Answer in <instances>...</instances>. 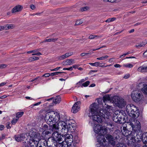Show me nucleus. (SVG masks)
Instances as JSON below:
<instances>
[{
    "label": "nucleus",
    "mask_w": 147,
    "mask_h": 147,
    "mask_svg": "<svg viewBox=\"0 0 147 147\" xmlns=\"http://www.w3.org/2000/svg\"><path fill=\"white\" fill-rule=\"evenodd\" d=\"M30 8L32 10L34 9L35 8V6L33 4L30 5Z\"/></svg>",
    "instance_id": "6e6d98bb"
},
{
    "label": "nucleus",
    "mask_w": 147,
    "mask_h": 147,
    "mask_svg": "<svg viewBox=\"0 0 147 147\" xmlns=\"http://www.w3.org/2000/svg\"><path fill=\"white\" fill-rule=\"evenodd\" d=\"M141 91L147 97V84H144Z\"/></svg>",
    "instance_id": "412c9836"
},
{
    "label": "nucleus",
    "mask_w": 147,
    "mask_h": 147,
    "mask_svg": "<svg viewBox=\"0 0 147 147\" xmlns=\"http://www.w3.org/2000/svg\"><path fill=\"white\" fill-rule=\"evenodd\" d=\"M143 56L144 57H147V50L144 53Z\"/></svg>",
    "instance_id": "052dcab7"
},
{
    "label": "nucleus",
    "mask_w": 147,
    "mask_h": 147,
    "mask_svg": "<svg viewBox=\"0 0 147 147\" xmlns=\"http://www.w3.org/2000/svg\"><path fill=\"white\" fill-rule=\"evenodd\" d=\"M61 99L60 96H57L55 97L53 100V102L55 104L59 103Z\"/></svg>",
    "instance_id": "b1692460"
},
{
    "label": "nucleus",
    "mask_w": 147,
    "mask_h": 147,
    "mask_svg": "<svg viewBox=\"0 0 147 147\" xmlns=\"http://www.w3.org/2000/svg\"><path fill=\"white\" fill-rule=\"evenodd\" d=\"M99 38V36L95 35H90L88 38L90 39H96Z\"/></svg>",
    "instance_id": "c9c22d12"
},
{
    "label": "nucleus",
    "mask_w": 147,
    "mask_h": 147,
    "mask_svg": "<svg viewBox=\"0 0 147 147\" xmlns=\"http://www.w3.org/2000/svg\"><path fill=\"white\" fill-rule=\"evenodd\" d=\"M62 64L64 65H71V61L70 59H67L64 61L62 63Z\"/></svg>",
    "instance_id": "bb28decb"
},
{
    "label": "nucleus",
    "mask_w": 147,
    "mask_h": 147,
    "mask_svg": "<svg viewBox=\"0 0 147 147\" xmlns=\"http://www.w3.org/2000/svg\"><path fill=\"white\" fill-rule=\"evenodd\" d=\"M76 124L70 122L68 125L64 121H60L57 125L55 124L53 127L52 129L55 130L59 129H61L63 133H66L69 130L71 131H74L76 128Z\"/></svg>",
    "instance_id": "7ed1b4c3"
},
{
    "label": "nucleus",
    "mask_w": 147,
    "mask_h": 147,
    "mask_svg": "<svg viewBox=\"0 0 147 147\" xmlns=\"http://www.w3.org/2000/svg\"><path fill=\"white\" fill-rule=\"evenodd\" d=\"M52 137L53 142L57 143H60V142L61 141L62 137L61 134H59L57 130L54 132L52 134Z\"/></svg>",
    "instance_id": "9b49d317"
},
{
    "label": "nucleus",
    "mask_w": 147,
    "mask_h": 147,
    "mask_svg": "<svg viewBox=\"0 0 147 147\" xmlns=\"http://www.w3.org/2000/svg\"><path fill=\"white\" fill-rule=\"evenodd\" d=\"M23 7L21 5H17L15 6L12 9V13H15L21 11Z\"/></svg>",
    "instance_id": "6ab92c4d"
},
{
    "label": "nucleus",
    "mask_w": 147,
    "mask_h": 147,
    "mask_svg": "<svg viewBox=\"0 0 147 147\" xmlns=\"http://www.w3.org/2000/svg\"><path fill=\"white\" fill-rule=\"evenodd\" d=\"M130 77V74H125L124 77V78L125 79H127Z\"/></svg>",
    "instance_id": "3c124183"
},
{
    "label": "nucleus",
    "mask_w": 147,
    "mask_h": 147,
    "mask_svg": "<svg viewBox=\"0 0 147 147\" xmlns=\"http://www.w3.org/2000/svg\"><path fill=\"white\" fill-rule=\"evenodd\" d=\"M89 84L90 82L89 81H87L86 82L82 84L81 85L76 86V87H77L78 88H79L80 87L82 88L86 87Z\"/></svg>",
    "instance_id": "a878e982"
},
{
    "label": "nucleus",
    "mask_w": 147,
    "mask_h": 147,
    "mask_svg": "<svg viewBox=\"0 0 147 147\" xmlns=\"http://www.w3.org/2000/svg\"><path fill=\"white\" fill-rule=\"evenodd\" d=\"M115 147H127L126 145L123 143L119 142L117 144Z\"/></svg>",
    "instance_id": "2f4dec72"
},
{
    "label": "nucleus",
    "mask_w": 147,
    "mask_h": 147,
    "mask_svg": "<svg viewBox=\"0 0 147 147\" xmlns=\"http://www.w3.org/2000/svg\"><path fill=\"white\" fill-rule=\"evenodd\" d=\"M90 53H81V54H80V55L81 56L83 57V56H84L85 55H86L89 54H90Z\"/></svg>",
    "instance_id": "4d7b16f0"
},
{
    "label": "nucleus",
    "mask_w": 147,
    "mask_h": 147,
    "mask_svg": "<svg viewBox=\"0 0 147 147\" xmlns=\"http://www.w3.org/2000/svg\"><path fill=\"white\" fill-rule=\"evenodd\" d=\"M24 112H18L16 114V117L18 119L19 118L22 116Z\"/></svg>",
    "instance_id": "72a5a7b5"
},
{
    "label": "nucleus",
    "mask_w": 147,
    "mask_h": 147,
    "mask_svg": "<svg viewBox=\"0 0 147 147\" xmlns=\"http://www.w3.org/2000/svg\"><path fill=\"white\" fill-rule=\"evenodd\" d=\"M137 70L138 71L144 73L147 72V66H142L139 67Z\"/></svg>",
    "instance_id": "aec40b11"
},
{
    "label": "nucleus",
    "mask_w": 147,
    "mask_h": 147,
    "mask_svg": "<svg viewBox=\"0 0 147 147\" xmlns=\"http://www.w3.org/2000/svg\"><path fill=\"white\" fill-rule=\"evenodd\" d=\"M70 142H69V141L68 140H67L66 141H63L62 142V143H59L61 144L60 146H61V147H70L71 146L72 144H71V141H69Z\"/></svg>",
    "instance_id": "a211bd4d"
},
{
    "label": "nucleus",
    "mask_w": 147,
    "mask_h": 147,
    "mask_svg": "<svg viewBox=\"0 0 147 147\" xmlns=\"http://www.w3.org/2000/svg\"><path fill=\"white\" fill-rule=\"evenodd\" d=\"M129 125L131 126L134 131L136 132L139 130L141 128V125L139 121L134 118L129 119V121L127 123Z\"/></svg>",
    "instance_id": "0eeeda50"
},
{
    "label": "nucleus",
    "mask_w": 147,
    "mask_h": 147,
    "mask_svg": "<svg viewBox=\"0 0 147 147\" xmlns=\"http://www.w3.org/2000/svg\"><path fill=\"white\" fill-rule=\"evenodd\" d=\"M6 127L8 129H9L11 128V127L10 126V123L9 122L7 123L6 124Z\"/></svg>",
    "instance_id": "8fccbe9b"
},
{
    "label": "nucleus",
    "mask_w": 147,
    "mask_h": 147,
    "mask_svg": "<svg viewBox=\"0 0 147 147\" xmlns=\"http://www.w3.org/2000/svg\"><path fill=\"white\" fill-rule=\"evenodd\" d=\"M6 65L4 64H1L0 65V68H3L5 67H6Z\"/></svg>",
    "instance_id": "603ef678"
},
{
    "label": "nucleus",
    "mask_w": 147,
    "mask_h": 147,
    "mask_svg": "<svg viewBox=\"0 0 147 147\" xmlns=\"http://www.w3.org/2000/svg\"><path fill=\"white\" fill-rule=\"evenodd\" d=\"M94 132L100 135H98L97 140L98 143L97 144V147H105L108 146L109 144L114 146L115 144V138L110 134H107L106 138L108 140V142L105 139L103 135L107 133V129L105 127L99 124H95L93 127Z\"/></svg>",
    "instance_id": "f257e3e1"
},
{
    "label": "nucleus",
    "mask_w": 147,
    "mask_h": 147,
    "mask_svg": "<svg viewBox=\"0 0 147 147\" xmlns=\"http://www.w3.org/2000/svg\"><path fill=\"white\" fill-rule=\"evenodd\" d=\"M57 40V38H52L51 39H46L45 40H44L43 42H55Z\"/></svg>",
    "instance_id": "c85d7f7f"
},
{
    "label": "nucleus",
    "mask_w": 147,
    "mask_h": 147,
    "mask_svg": "<svg viewBox=\"0 0 147 147\" xmlns=\"http://www.w3.org/2000/svg\"><path fill=\"white\" fill-rule=\"evenodd\" d=\"M142 142L144 144H147V132L144 133L143 135Z\"/></svg>",
    "instance_id": "393cba45"
},
{
    "label": "nucleus",
    "mask_w": 147,
    "mask_h": 147,
    "mask_svg": "<svg viewBox=\"0 0 147 147\" xmlns=\"http://www.w3.org/2000/svg\"><path fill=\"white\" fill-rule=\"evenodd\" d=\"M88 9V8L87 7H85L81 8L80 9V10L81 11H83L87 10Z\"/></svg>",
    "instance_id": "a18cd8bd"
},
{
    "label": "nucleus",
    "mask_w": 147,
    "mask_h": 147,
    "mask_svg": "<svg viewBox=\"0 0 147 147\" xmlns=\"http://www.w3.org/2000/svg\"><path fill=\"white\" fill-rule=\"evenodd\" d=\"M51 128H50V130H49V131H46V132H45V134H47V135H48L49 134H51V132H53V131H54L55 132V131L56 130H58V129H57V130H55V131H53L52 130V126H51Z\"/></svg>",
    "instance_id": "58836bf2"
},
{
    "label": "nucleus",
    "mask_w": 147,
    "mask_h": 147,
    "mask_svg": "<svg viewBox=\"0 0 147 147\" xmlns=\"http://www.w3.org/2000/svg\"><path fill=\"white\" fill-rule=\"evenodd\" d=\"M143 135L141 134H140V135H138L137 133L136 134V139H135V142H140L142 140V137Z\"/></svg>",
    "instance_id": "5701e85b"
},
{
    "label": "nucleus",
    "mask_w": 147,
    "mask_h": 147,
    "mask_svg": "<svg viewBox=\"0 0 147 147\" xmlns=\"http://www.w3.org/2000/svg\"><path fill=\"white\" fill-rule=\"evenodd\" d=\"M48 128V126L47 125L45 124V125H43V126L42 127V129L44 131H45V130H47Z\"/></svg>",
    "instance_id": "49530a36"
},
{
    "label": "nucleus",
    "mask_w": 147,
    "mask_h": 147,
    "mask_svg": "<svg viewBox=\"0 0 147 147\" xmlns=\"http://www.w3.org/2000/svg\"><path fill=\"white\" fill-rule=\"evenodd\" d=\"M25 138V135L24 134L15 135L13 137L15 140L18 142H20L23 140Z\"/></svg>",
    "instance_id": "4468645a"
},
{
    "label": "nucleus",
    "mask_w": 147,
    "mask_h": 147,
    "mask_svg": "<svg viewBox=\"0 0 147 147\" xmlns=\"http://www.w3.org/2000/svg\"><path fill=\"white\" fill-rule=\"evenodd\" d=\"M68 132H67L66 134L62 133L61 131V135H62V137H64L65 138V140L66 141L67 140H68V141H71V144H72L73 142V136L68 134H67ZM70 141H69V142Z\"/></svg>",
    "instance_id": "2eb2a0df"
},
{
    "label": "nucleus",
    "mask_w": 147,
    "mask_h": 147,
    "mask_svg": "<svg viewBox=\"0 0 147 147\" xmlns=\"http://www.w3.org/2000/svg\"><path fill=\"white\" fill-rule=\"evenodd\" d=\"M98 106L95 103L91 105L89 116L94 122L100 123L102 121V118L109 119L111 117V112L107 111L106 109H98Z\"/></svg>",
    "instance_id": "f03ea898"
},
{
    "label": "nucleus",
    "mask_w": 147,
    "mask_h": 147,
    "mask_svg": "<svg viewBox=\"0 0 147 147\" xmlns=\"http://www.w3.org/2000/svg\"><path fill=\"white\" fill-rule=\"evenodd\" d=\"M6 84V83L3 82H2L0 84V87H1L4 86Z\"/></svg>",
    "instance_id": "774afa93"
},
{
    "label": "nucleus",
    "mask_w": 147,
    "mask_h": 147,
    "mask_svg": "<svg viewBox=\"0 0 147 147\" xmlns=\"http://www.w3.org/2000/svg\"><path fill=\"white\" fill-rule=\"evenodd\" d=\"M65 73L63 72H56L51 73L50 74V75L51 76H54L58 75L59 74V73Z\"/></svg>",
    "instance_id": "a19ab883"
},
{
    "label": "nucleus",
    "mask_w": 147,
    "mask_h": 147,
    "mask_svg": "<svg viewBox=\"0 0 147 147\" xmlns=\"http://www.w3.org/2000/svg\"><path fill=\"white\" fill-rule=\"evenodd\" d=\"M18 120V119H13L11 121V123L13 125H15Z\"/></svg>",
    "instance_id": "c03bdc74"
},
{
    "label": "nucleus",
    "mask_w": 147,
    "mask_h": 147,
    "mask_svg": "<svg viewBox=\"0 0 147 147\" xmlns=\"http://www.w3.org/2000/svg\"><path fill=\"white\" fill-rule=\"evenodd\" d=\"M37 50H34L32 51H28L27 52V53H34L32 54V55H38L40 56L42 55V54L39 52H37Z\"/></svg>",
    "instance_id": "4be33fe9"
},
{
    "label": "nucleus",
    "mask_w": 147,
    "mask_h": 147,
    "mask_svg": "<svg viewBox=\"0 0 147 147\" xmlns=\"http://www.w3.org/2000/svg\"><path fill=\"white\" fill-rule=\"evenodd\" d=\"M123 66L125 67L131 68L134 66V65L128 63L127 64H123Z\"/></svg>",
    "instance_id": "f704fd0d"
},
{
    "label": "nucleus",
    "mask_w": 147,
    "mask_h": 147,
    "mask_svg": "<svg viewBox=\"0 0 147 147\" xmlns=\"http://www.w3.org/2000/svg\"><path fill=\"white\" fill-rule=\"evenodd\" d=\"M5 29L6 30L10 29L13 28V25L12 24H7L4 26Z\"/></svg>",
    "instance_id": "7c9ffc66"
},
{
    "label": "nucleus",
    "mask_w": 147,
    "mask_h": 147,
    "mask_svg": "<svg viewBox=\"0 0 147 147\" xmlns=\"http://www.w3.org/2000/svg\"><path fill=\"white\" fill-rule=\"evenodd\" d=\"M39 59V58L38 57H35V56H33L30 57L28 59V61H32L38 60Z\"/></svg>",
    "instance_id": "c756f323"
},
{
    "label": "nucleus",
    "mask_w": 147,
    "mask_h": 147,
    "mask_svg": "<svg viewBox=\"0 0 147 147\" xmlns=\"http://www.w3.org/2000/svg\"><path fill=\"white\" fill-rule=\"evenodd\" d=\"M40 78V77L39 76H38L37 77H36V78L32 79V80H31L30 82H32L34 81H35V80H37L39 78Z\"/></svg>",
    "instance_id": "bf43d9fd"
},
{
    "label": "nucleus",
    "mask_w": 147,
    "mask_h": 147,
    "mask_svg": "<svg viewBox=\"0 0 147 147\" xmlns=\"http://www.w3.org/2000/svg\"><path fill=\"white\" fill-rule=\"evenodd\" d=\"M82 22H83L81 20H78L76 21L75 24L76 25H80L82 24Z\"/></svg>",
    "instance_id": "79ce46f5"
},
{
    "label": "nucleus",
    "mask_w": 147,
    "mask_h": 147,
    "mask_svg": "<svg viewBox=\"0 0 147 147\" xmlns=\"http://www.w3.org/2000/svg\"><path fill=\"white\" fill-rule=\"evenodd\" d=\"M4 126L3 125H0V129L1 130H2L4 129Z\"/></svg>",
    "instance_id": "e2e57ef3"
},
{
    "label": "nucleus",
    "mask_w": 147,
    "mask_h": 147,
    "mask_svg": "<svg viewBox=\"0 0 147 147\" xmlns=\"http://www.w3.org/2000/svg\"><path fill=\"white\" fill-rule=\"evenodd\" d=\"M134 147H141L140 145L138 143H136L134 144Z\"/></svg>",
    "instance_id": "69168bd1"
},
{
    "label": "nucleus",
    "mask_w": 147,
    "mask_h": 147,
    "mask_svg": "<svg viewBox=\"0 0 147 147\" xmlns=\"http://www.w3.org/2000/svg\"><path fill=\"white\" fill-rule=\"evenodd\" d=\"M26 136H30L28 144L32 147L37 146L40 140L39 134L36 132V130L33 129L31 130L29 134H26Z\"/></svg>",
    "instance_id": "39448f33"
},
{
    "label": "nucleus",
    "mask_w": 147,
    "mask_h": 147,
    "mask_svg": "<svg viewBox=\"0 0 147 147\" xmlns=\"http://www.w3.org/2000/svg\"><path fill=\"white\" fill-rule=\"evenodd\" d=\"M121 131L123 134L125 136H128V138H130L131 140L134 139L135 140L136 139L135 135H136V133L135 131L131 132L129 134L126 133L128 131L127 130L125 127H123L121 128Z\"/></svg>",
    "instance_id": "9d476101"
},
{
    "label": "nucleus",
    "mask_w": 147,
    "mask_h": 147,
    "mask_svg": "<svg viewBox=\"0 0 147 147\" xmlns=\"http://www.w3.org/2000/svg\"><path fill=\"white\" fill-rule=\"evenodd\" d=\"M115 59L114 58H112L109 59V62L110 63H111L113 62L114 61V59Z\"/></svg>",
    "instance_id": "13d9d810"
},
{
    "label": "nucleus",
    "mask_w": 147,
    "mask_h": 147,
    "mask_svg": "<svg viewBox=\"0 0 147 147\" xmlns=\"http://www.w3.org/2000/svg\"><path fill=\"white\" fill-rule=\"evenodd\" d=\"M25 98L26 99H30V100H34V99L33 98H31V97H29V96H26V97Z\"/></svg>",
    "instance_id": "338daca9"
},
{
    "label": "nucleus",
    "mask_w": 147,
    "mask_h": 147,
    "mask_svg": "<svg viewBox=\"0 0 147 147\" xmlns=\"http://www.w3.org/2000/svg\"><path fill=\"white\" fill-rule=\"evenodd\" d=\"M112 100L113 102L119 108H122L126 105L124 99L118 96H114Z\"/></svg>",
    "instance_id": "6e6552de"
},
{
    "label": "nucleus",
    "mask_w": 147,
    "mask_h": 147,
    "mask_svg": "<svg viewBox=\"0 0 147 147\" xmlns=\"http://www.w3.org/2000/svg\"><path fill=\"white\" fill-rule=\"evenodd\" d=\"M45 118V121L50 126H53L52 127L53 131L52 129L53 125L55 124L57 125L58 123H57L56 122L60 120L59 115L58 113L53 111L46 113Z\"/></svg>",
    "instance_id": "20e7f679"
},
{
    "label": "nucleus",
    "mask_w": 147,
    "mask_h": 147,
    "mask_svg": "<svg viewBox=\"0 0 147 147\" xmlns=\"http://www.w3.org/2000/svg\"><path fill=\"white\" fill-rule=\"evenodd\" d=\"M80 102L78 101L76 102L73 105L71 109V111L74 113H76L79 110V104Z\"/></svg>",
    "instance_id": "dca6fc26"
},
{
    "label": "nucleus",
    "mask_w": 147,
    "mask_h": 147,
    "mask_svg": "<svg viewBox=\"0 0 147 147\" xmlns=\"http://www.w3.org/2000/svg\"><path fill=\"white\" fill-rule=\"evenodd\" d=\"M109 57V56L107 55H105L104 56H103L100 57H99L97 58V59L99 60H103L105 59H106L107 58Z\"/></svg>",
    "instance_id": "4c0bfd02"
},
{
    "label": "nucleus",
    "mask_w": 147,
    "mask_h": 147,
    "mask_svg": "<svg viewBox=\"0 0 147 147\" xmlns=\"http://www.w3.org/2000/svg\"><path fill=\"white\" fill-rule=\"evenodd\" d=\"M80 65H74L72 66V68H74L75 69L78 68V67Z\"/></svg>",
    "instance_id": "864d4df0"
},
{
    "label": "nucleus",
    "mask_w": 147,
    "mask_h": 147,
    "mask_svg": "<svg viewBox=\"0 0 147 147\" xmlns=\"http://www.w3.org/2000/svg\"><path fill=\"white\" fill-rule=\"evenodd\" d=\"M61 68V67H58L55 68H54L53 69H51V71H56L58 70L59 69H60Z\"/></svg>",
    "instance_id": "de8ad7c7"
},
{
    "label": "nucleus",
    "mask_w": 147,
    "mask_h": 147,
    "mask_svg": "<svg viewBox=\"0 0 147 147\" xmlns=\"http://www.w3.org/2000/svg\"><path fill=\"white\" fill-rule=\"evenodd\" d=\"M72 54V52L67 53L65 54L64 55L57 57H56V59L58 60H62L69 56L71 55Z\"/></svg>",
    "instance_id": "f3484780"
},
{
    "label": "nucleus",
    "mask_w": 147,
    "mask_h": 147,
    "mask_svg": "<svg viewBox=\"0 0 147 147\" xmlns=\"http://www.w3.org/2000/svg\"><path fill=\"white\" fill-rule=\"evenodd\" d=\"M50 76H51L50 74L49 73H46L44 74L42 76L45 77H48Z\"/></svg>",
    "instance_id": "09e8293b"
},
{
    "label": "nucleus",
    "mask_w": 147,
    "mask_h": 147,
    "mask_svg": "<svg viewBox=\"0 0 147 147\" xmlns=\"http://www.w3.org/2000/svg\"><path fill=\"white\" fill-rule=\"evenodd\" d=\"M116 18H109L107 20L105 21V22H112L116 20Z\"/></svg>",
    "instance_id": "e433bc0d"
},
{
    "label": "nucleus",
    "mask_w": 147,
    "mask_h": 147,
    "mask_svg": "<svg viewBox=\"0 0 147 147\" xmlns=\"http://www.w3.org/2000/svg\"><path fill=\"white\" fill-rule=\"evenodd\" d=\"M5 135L4 134H2V136L0 138V140H3L5 138Z\"/></svg>",
    "instance_id": "680f3d73"
},
{
    "label": "nucleus",
    "mask_w": 147,
    "mask_h": 147,
    "mask_svg": "<svg viewBox=\"0 0 147 147\" xmlns=\"http://www.w3.org/2000/svg\"><path fill=\"white\" fill-rule=\"evenodd\" d=\"M111 100V98L109 95H107L104 96L103 97V102L105 103V109H106L107 111H109V112H111V109L112 108L111 106H109L107 105H106V103L107 101H110Z\"/></svg>",
    "instance_id": "ddd939ff"
},
{
    "label": "nucleus",
    "mask_w": 147,
    "mask_h": 147,
    "mask_svg": "<svg viewBox=\"0 0 147 147\" xmlns=\"http://www.w3.org/2000/svg\"><path fill=\"white\" fill-rule=\"evenodd\" d=\"M5 29L4 26H0V31Z\"/></svg>",
    "instance_id": "0e129e2a"
},
{
    "label": "nucleus",
    "mask_w": 147,
    "mask_h": 147,
    "mask_svg": "<svg viewBox=\"0 0 147 147\" xmlns=\"http://www.w3.org/2000/svg\"><path fill=\"white\" fill-rule=\"evenodd\" d=\"M147 43L146 41H145L144 42H143L141 44H137L136 45V47L138 48H140L142 47H143Z\"/></svg>",
    "instance_id": "473e14b6"
},
{
    "label": "nucleus",
    "mask_w": 147,
    "mask_h": 147,
    "mask_svg": "<svg viewBox=\"0 0 147 147\" xmlns=\"http://www.w3.org/2000/svg\"><path fill=\"white\" fill-rule=\"evenodd\" d=\"M114 66L115 67H121V65L118 64H115L114 65Z\"/></svg>",
    "instance_id": "5fc2aeb1"
},
{
    "label": "nucleus",
    "mask_w": 147,
    "mask_h": 147,
    "mask_svg": "<svg viewBox=\"0 0 147 147\" xmlns=\"http://www.w3.org/2000/svg\"><path fill=\"white\" fill-rule=\"evenodd\" d=\"M126 110L128 114L130 117L137 118L140 115V112L136 107L133 104L127 105Z\"/></svg>",
    "instance_id": "423d86ee"
},
{
    "label": "nucleus",
    "mask_w": 147,
    "mask_h": 147,
    "mask_svg": "<svg viewBox=\"0 0 147 147\" xmlns=\"http://www.w3.org/2000/svg\"><path fill=\"white\" fill-rule=\"evenodd\" d=\"M79 142V140L78 139V136H76L75 138H74V139H73V143H77Z\"/></svg>",
    "instance_id": "ea45409f"
},
{
    "label": "nucleus",
    "mask_w": 147,
    "mask_h": 147,
    "mask_svg": "<svg viewBox=\"0 0 147 147\" xmlns=\"http://www.w3.org/2000/svg\"><path fill=\"white\" fill-rule=\"evenodd\" d=\"M113 119L115 122L120 124L123 123L125 121L124 118H123L120 114H117L116 113L113 114Z\"/></svg>",
    "instance_id": "f8f14e48"
},
{
    "label": "nucleus",
    "mask_w": 147,
    "mask_h": 147,
    "mask_svg": "<svg viewBox=\"0 0 147 147\" xmlns=\"http://www.w3.org/2000/svg\"><path fill=\"white\" fill-rule=\"evenodd\" d=\"M89 64L90 65L95 67H97L98 66H99L100 67H102V65H100L101 64H102V63L101 64L99 62H95L94 63H89Z\"/></svg>",
    "instance_id": "cd10ccee"
},
{
    "label": "nucleus",
    "mask_w": 147,
    "mask_h": 147,
    "mask_svg": "<svg viewBox=\"0 0 147 147\" xmlns=\"http://www.w3.org/2000/svg\"><path fill=\"white\" fill-rule=\"evenodd\" d=\"M85 81V80L83 79H82L80 80L77 83L76 85H78L77 86L81 85L82 84L81 83L84 82Z\"/></svg>",
    "instance_id": "37998d69"
},
{
    "label": "nucleus",
    "mask_w": 147,
    "mask_h": 147,
    "mask_svg": "<svg viewBox=\"0 0 147 147\" xmlns=\"http://www.w3.org/2000/svg\"><path fill=\"white\" fill-rule=\"evenodd\" d=\"M132 99L136 102H138L144 98L143 95L139 91L135 90L133 91L131 94Z\"/></svg>",
    "instance_id": "1a4fd4ad"
}]
</instances>
